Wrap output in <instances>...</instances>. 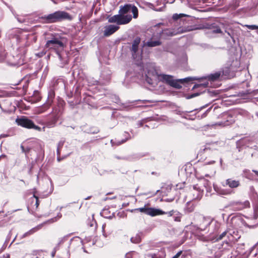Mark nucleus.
I'll return each instance as SVG.
<instances>
[{
    "label": "nucleus",
    "instance_id": "obj_56",
    "mask_svg": "<svg viewBox=\"0 0 258 258\" xmlns=\"http://www.w3.org/2000/svg\"><path fill=\"white\" fill-rule=\"evenodd\" d=\"M215 163V161L214 160H211L209 162H206L205 163V165H209V164H213Z\"/></svg>",
    "mask_w": 258,
    "mask_h": 258
},
{
    "label": "nucleus",
    "instance_id": "obj_8",
    "mask_svg": "<svg viewBox=\"0 0 258 258\" xmlns=\"http://www.w3.org/2000/svg\"><path fill=\"white\" fill-rule=\"evenodd\" d=\"M18 43H21L22 45L29 46L32 41H35L36 37L32 34H28L24 32L15 36Z\"/></svg>",
    "mask_w": 258,
    "mask_h": 258
},
{
    "label": "nucleus",
    "instance_id": "obj_35",
    "mask_svg": "<svg viewBox=\"0 0 258 258\" xmlns=\"http://www.w3.org/2000/svg\"><path fill=\"white\" fill-rule=\"evenodd\" d=\"M182 216V215L181 213H180L178 211L176 210L173 216L174 218V221L175 222H180Z\"/></svg>",
    "mask_w": 258,
    "mask_h": 258
},
{
    "label": "nucleus",
    "instance_id": "obj_47",
    "mask_svg": "<svg viewBox=\"0 0 258 258\" xmlns=\"http://www.w3.org/2000/svg\"><path fill=\"white\" fill-rule=\"evenodd\" d=\"M90 227H94L95 228L96 227V222L92 219V221H91L90 224H89Z\"/></svg>",
    "mask_w": 258,
    "mask_h": 258
},
{
    "label": "nucleus",
    "instance_id": "obj_15",
    "mask_svg": "<svg viewBox=\"0 0 258 258\" xmlns=\"http://www.w3.org/2000/svg\"><path fill=\"white\" fill-rule=\"evenodd\" d=\"M16 122L18 125L27 128H32L33 125V122L31 120L25 117L17 118Z\"/></svg>",
    "mask_w": 258,
    "mask_h": 258
},
{
    "label": "nucleus",
    "instance_id": "obj_2",
    "mask_svg": "<svg viewBox=\"0 0 258 258\" xmlns=\"http://www.w3.org/2000/svg\"><path fill=\"white\" fill-rule=\"evenodd\" d=\"M44 23H53L64 20H71L72 17L65 11H58L53 13L45 15L39 18Z\"/></svg>",
    "mask_w": 258,
    "mask_h": 258
},
{
    "label": "nucleus",
    "instance_id": "obj_45",
    "mask_svg": "<svg viewBox=\"0 0 258 258\" xmlns=\"http://www.w3.org/2000/svg\"><path fill=\"white\" fill-rule=\"evenodd\" d=\"M247 27L251 30H256L258 29V26L252 25H248Z\"/></svg>",
    "mask_w": 258,
    "mask_h": 258
},
{
    "label": "nucleus",
    "instance_id": "obj_5",
    "mask_svg": "<svg viewBox=\"0 0 258 258\" xmlns=\"http://www.w3.org/2000/svg\"><path fill=\"white\" fill-rule=\"evenodd\" d=\"M213 225H214V229L213 231L210 233L209 238V239L213 242H216L222 239L227 233L229 232V231H225L219 234V229L221 227V224L217 221H215Z\"/></svg>",
    "mask_w": 258,
    "mask_h": 258
},
{
    "label": "nucleus",
    "instance_id": "obj_3",
    "mask_svg": "<svg viewBox=\"0 0 258 258\" xmlns=\"http://www.w3.org/2000/svg\"><path fill=\"white\" fill-rule=\"evenodd\" d=\"M64 46L62 38L59 35H52L50 40H47L45 44L46 48L54 49L56 52L63 49Z\"/></svg>",
    "mask_w": 258,
    "mask_h": 258
},
{
    "label": "nucleus",
    "instance_id": "obj_55",
    "mask_svg": "<svg viewBox=\"0 0 258 258\" xmlns=\"http://www.w3.org/2000/svg\"><path fill=\"white\" fill-rule=\"evenodd\" d=\"M63 143H64L63 141H60L58 144L57 147H59V149H60L61 148H62V147L63 145Z\"/></svg>",
    "mask_w": 258,
    "mask_h": 258
},
{
    "label": "nucleus",
    "instance_id": "obj_6",
    "mask_svg": "<svg viewBox=\"0 0 258 258\" xmlns=\"http://www.w3.org/2000/svg\"><path fill=\"white\" fill-rule=\"evenodd\" d=\"M50 118L44 124L48 128H52L55 126L56 124L61 115L60 109L58 107H53L52 111L49 114Z\"/></svg>",
    "mask_w": 258,
    "mask_h": 258
},
{
    "label": "nucleus",
    "instance_id": "obj_32",
    "mask_svg": "<svg viewBox=\"0 0 258 258\" xmlns=\"http://www.w3.org/2000/svg\"><path fill=\"white\" fill-rule=\"evenodd\" d=\"M161 44V42L159 40H153L152 39H151L150 40L147 41L145 44V45H146L148 47H155L157 46H159Z\"/></svg>",
    "mask_w": 258,
    "mask_h": 258
},
{
    "label": "nucleus",
    "instance_id": "obj_22",
    "mask_svg": "<svg viewBox=\"0 0 258 258\" xmlns=\"http://www.w3.org/2000/svg\"><path fill=\"white\" fill-rule=\"evenodd\" d=\"M225 121L219 123V125H223L224 126L229 125L235 122V118L229 113H226L223 115Z\"/></svg>",
    "mask_w": 258,
    "mask_h": 258
},
{
    "label": "nucleus",
    "instance_id": "obj_27",
    "mask_svg": "<svg viewBox=\"0 0 258 258\" xmlns=\"http://www.w3.org/2000/svg\"><path fill=\"white\" fill-rule=\"evenodd\" d=\"M51 105L46 102L42 106L37 107L35 109L37 114H41L46 111Z\"/></svg>",
    "mask_w": 258,
    "mask_h": 258
},
{
    "label": "nucleus",
    "instance_id": "obj_4",
    "mask_svg": "<svg viewBox=\"0 0 258 258\" xmlns=\"http://www.w3.org/2000/svg\"><path fill=\"white\" fill-rule=\"evenodd\" d=\"M84 243L82 239L78 236L72 238L69 242V245L68 246L67 254L70 255L71 252H75L80 250L84 249V251L86 252L85 249L83 247Z\"/></svg>",
    "mask_w": 258,
    "mask_h": 258
},
{
    "label": "nucleus",
    "instance_id": "obj_59",
    "mask_svg": "<svg viewBox=\"0 0 258 258\" xmlns=\"http://www.w3.org/2000/svg\"><path fill=\"white\" fill-rule=\"evenodd\" d=\"M139 101L142 102L143 103H145L146 102H150V100H139Z\"/></svg>",
    "mask_w": 258,
    "mask_h": 258
},
{
    "label": "nucleus",
    "instance_id": "obj_51",
    "mask_svg": "<svg viewBox=\"0 0 258 258\" xmlns=\"http://www.w3.org/2000/svg\"><path fill=\"white\" fill-rule=\"evenodd\" d=\"M105 224H103L102 227L103 235L105 237H107V234L105 232Z\"/></svg>",
    "mask_w": 258,
    "mask_h": 258
},
{
    "label": "nucleus",
    "instance_id": "obj_37",
    "mask_svg": "<svg viewBox=\"0 0 258 258\" xmlns=\"http://www.w3.org/2000/svg\"><path fill=\"white\" fill-rule=\"evenodd\" d=\"M184 16H186V15L183 14H175L173 15L172 18L174 20H179L180 21H182V20L181 18Z\"/></svg>",
    "mask_w": 258,
    "mask_h": 258
},
{
    "label": "nucleus",
    "instance_id": "obj_13",
    "mask_svg": "<svg viewBox=\"0 0 258 258\" xmlns=\"http://www.w3.org/2000/svg\"><path fill=\"white\" fill-rule=\"evenodd\" d=\"M141 42V38L137 37L133 41L131 48L133 58L137 61L141 59V53L139 52V45Z\"/></svg>",
    "mask_w": 258,
    "mask_h": 258
},
{
    "label": "nucleus",
    "instance_id": "obj_41",
    "mask_svg": "<svg viewBox=\"0 0 258 258\" xmlns=\"http://www.w3.org/2000/svg\"><path fill=\"white\" fill-rule=\"evenodd\" d=\"M124 136L126 137L125 138V139H123V140H122L121 141H118L117 143V145H119L124 142H125L128 139H130L131 138V136L130 135H129V134L127 132H125L124 133Z\"/></svg>",
    "mask_w": 258,
    "mask_h": 258
},
{
    "label": "nucleus",
    "instance_id": "obj_19",
    "mask_svg": "<svg viewBox=\"0 0 258 258\" xmlns=\"http://www.w3.org/2000/svg\"><path fill=\"white\" fill-rule=\"evenodd\" d=\"M203 189H201L198 184L194 185L193 189L191 190L193 195L192 199L200 200L203 196Z\"/></svg>",
    "mask_w": 258,
    "mask_h": 258
},
{
    "label": "nucleus",
    "instance_id": "obj_43",
    "mask_svg": "<svg viewBox=\"0 0 258 258\" xmlns=\"http://www.w3.org/2000/svg\"><path fill=\"white\" fill-rule=\"evenodd\" d=\"M21 148L22 149L23 152H24L26 154L28 153L31 149V148L28 146L25 147L23 145L21 146Z\"/></svg>",
    "mask_w": 258,
    "mask_h": 258
},
{
    "label": "nucleus",
    "instance_id": "obj_16",
    "mask_svg": "<svg viewBox=\"0 0 258 258\" xmlns=\"http://www.w3.org/2000/svg\"><path fill=\"white\" fill-rule=\"evenodd\" d=\"M250 205L249 202L248 201H245L243 202H232L230 203V206L233 209L235 210L239 211L244 208L249 207Z\"/></svg>",
    "mask_w": 258,
    "mask_h": 258
},
{
    "label": "nucleus",
    "instance_id": "obj_20",
    "mask_svg": "<svg viewBox=\"0 0 258 258\" xmlns=\"http://www.w3.org/2000/svg\"><path fill=\"white\" fill-rule=\"evenodd\" d=\"M237 69L231 64L229 67H225L222 71V74L226 78H232L235 75Z\"/></svg>",
    "mask_w": 258,
    "mask_h": 258
},
{
    "label": "nucleus",
    "instance_id": "obj_52",
    "mask_svg": "<svg viewBox=\"0 0 258 258\" xmlns=\"http://www.w3.org/2000/svg\"><path fill=\"white\" fill-rule=\"evenodd\" d=\"M229 234L231 236H232L233 237V238H232V239H231V240H237L240 237V236H239L238 235L234 236V235H232L231 233H229Z\"/></svg>",
    "mask_w": 258,
    "mask_h": 258
},
{
    "label": "nucleus",
    "instance_id": "obj_14",
    "mask_svg": "<svg viewBox=\"0 0 258 258\" xmlns=\"http://www.w3.org/2000/svg\"><path fill=\"white\" fill-rule=\"evenodd\" d=\"M199 223L198 224L197 229L200 231L205 230L207 227L211 225L214 228V224L215 221H213L210 218L205 217L203 216H200L199 217Z\"/></svg>",
    "mask_w": 258,
    "mask_h": 258
},
{
    "label": "nucleus",
    "instance_id": "obj_17",
    "mask_svg": "<svg viewBox=\"0 0 258 258\" xmlns=\"http://www.w3.org/2000/svg\"><path fill=\"white\" fill-rule=\"evenodd\" d=\"M119 28V27L115 25H109L104 27L103 35L105 37H108L113 34L117 31Z\"/></svg>",
    "mask_w": 258,
    "mask_h": 258
},
{
    "label": "nucleus",
    "instance_id": "obj_21",
    "mask_svg": "<svg viewBox=\"0 0 258 258\" xmlns=\"http://www.w3.org/2000/svg\"><path fill=\"white\" fill-rule=\"evenodd\" d=\"M252 142V140L248 137H245L241 139L236 142L237 148H239V151H240V148L242 147H249Z\"/></svg>",
    "mask_w": 258,
    "mask_h": 258
},
{
    "label": "nucleus",
    "instance_id": "obj_28",
    "mask_svg": "<svg viewBox=\"0 0 258 258\" xmlns=\"http://www.w3.org/2000/svg\"><path fill=\"white\" fill-rule=\"evenodd\" d=\"M239 222H241V218L238 216H234L232 217L230 219V222L228 223V229H230V227L232 228H236V224Z\"/></svg>",
    "mask_w": 258,
    "mask_h": 258
},
{
    "label": "nucleus",
    "instance_id": "obj_39",
    "mask_svg": "<svg viewBox=\"0 0 258 258\" xmlns=\"http://www.w3.org/2000/svg\"><path fill=\"white\" fill-rule=\"evenodd\" d=\"M214 188L215 191L219 195H225L227 194L226 191L224 189H219L218 187L214 186Z\"/></svg>",
    "mask_w": 258,
    "mask_h": 258
},
{
    "label": "nucleus",
    "instance_id": "obj_1",
    "mask_svg": "<svg viewBox=\"0 0 258 258\" xmlns=\"http://www.w3.org/2000/svg\"><path fill=\"white\" fill-rule=\"evenodd\" d=\"M145 80L149 85L155 86L160 81L170 85L173 79L172 76L163 74H159L152 63L147 64L144 68Z\"/></svg>",
    "mask_w": 258,
    "mask_h": 258
},
{
    "label": "nucleus",
    "instance_id": "obj_23",
    "mask_svg": "<svg viewBox=\"0 0 258 258\" xmlns=\"http://www.w3.org/2000/svg\"><path fill=\"white\" fill-rule=\"evenodd\" d=\"M240 185V183L238 180L228 178L225 180V185L228 186L231 188H237Z\"/></svg>",
    "mask_w": 258,
    "mask_h": 258
},
{
    "label": "nucleus",
    "instance_id": "obj_10",
    "mask_svg": "<svg viewBox=\"0 0 258 258\" xmlns=\"http://www.w3.org/2000/svg\"><path fill=\"white\" fill-rule=\"evenodd\" d=\"M61 217V213H59L57 214V216L56 217L51 218V219L48 220V221H45V222H43V223L37 225V226L32 228L28 231L25 232L21 236V238H23L28 237V236L32 235L33 234H34V233H35L36 232L38 231L39 230L41 229L45 224L53 223V222L56 221L58 219H59Z\"/></svg>",
    "mask_w": 258,
    "mask_h": 258
},
{
    "label": "nucleus",
    "instance_id": "obj_44",
    "mask_svg": "<svg viewBox=\"0 0 258 258\" xmlns=\"http://www.w3.org/2000/svg\"><path fill=\"white\" fill-rule=\"evenodd\" d=\"M175 211H176V210H172L167 212H165V214H167L168 215V216H169V217L173 216Z\"/></svg>",
    "mask_w": 258,
    "mask_h": 258
},
{
    "label": "nucleus",
    "instance_id": "obj_29",
    "mask_svg": "<svg viewBox=\"0 0 258 258\" xmlns=\"http://www.w3.org/2000/svg\"><path fill=\"white\" fill-rule=\"evenodd\" d=\"M69 237L68 235L65 236L63 237L62 238H61L59 242L57 244V245L55 247V248L53 249V251L51 253V256L52 257L54 256L56 251L59 249V247L64 242H66Z\"/></svg>",
    "mask_w": 258,
    "mask_h": 258
},
{
    "label": "nucleus",
    "instance_id": "obj_50",
    "mask_svg": "<svg viewBox=\"0 0 258 258\" xmlns=\"http://www.w3.org/2000/svg\"><path fill=\"white\" fill-rule=\"evenodd\" d=\"M33 197L36 199L35 206H36V208H37L39 205L38 198V197H37L35 195L33 196Z\"/></svg>",
    "mask_w": 258,
    "mask_h": 258
},
{
    "label": "nucleus",
    "instance_id": "obj_12",
    "mask_svg": "<svg viewBox=\"0 0 258 258\" xmlns=\"http://www.w3.org/2000/svg\"><path fill=\"white\" fill-rule=\"evenodd\" d=\"M161 25H162V24L159 23L154 26V28L156 29V31L158 37L165 39L167 36H173L177 33L175 31L170 29H163L162 28H160V26Z\"/></svg>",
    "mask_w": 258,
    "mask_h": 258
},
{
    "label": "nucleus",
    "instance_id": "obj_38",
    "mask_svg": "<svg viewBox=\"0 0 258 258\" xmlns=\"http://www.w3.org/2000/svg\"><path fill=\"white\" fill-rule=\"evenodd\" d=\"M194 207L192 206H190L189 203H187L186 207L184 208V211L186 213H190L194 211Z\"/></svg>",
    "mask_w": 258,
    "mask_h": 258
},
{
    "label": "nucleus",
    "instance_id": "obj_36",
    "mask_svg": "<svg viewBox=\"0 0 258 258\" xmlns=\"http://www.w3.org/2000/svg\"><path fill=\"white\" fill-rule=\"evenodd\" d=\"M150 208L147 207L146 205H145L143 207L139 208L136 209V211H139L141 213H143L146 214V215H149Z\"/></svg>",
    "mask_w": 258,
    "mask_h": 258
},
{
    "label": "nucleus",
    "instance_id": "obj_49",
    "mask_svg": "<svg viewBox=\"0 0 258 258\" xmlns=\"http://www.w3.org/2000/svg\"><path fill=\"white\" fill-rule=\"evenodd\" d=\"M182 253V251L180 250L178 251L175 255H174L171 258H179V257L181 255Z\"/></svg>",
    "mask_w": 258,
    "mask_h": 258
},
{
    "label": "nucleus",
    "instance_id": "obj_64",
    "mask_svg": "<svg viewBox=\"0 0 258 258\" xmlns=\"http://www.w3.org/2000/svg\"><path fill=\"white\" fill-rule=\"evenodd\" d=\"M175 1V0H169V1L168 2L170 4H172L174 3V2Z\"/></svg>",
    "mask_w": 258,
    "mask_h": 258
},
{
    "label": "nucleus",
    "instance_id": "obj_24",
    "mask_svg": "<svg viewBox=\"0 0 258 258\" xmlns=\"http://www.w3.org/2000/svg\"><path fill=\"white\" fill-rule=\"evenodd\" d=\"M146 256L150 258H165L166 253L164 250H161L157 252L149 253L146 254Z\"/></svg>",
    "mask_w": 258,
    "mask_h": 258
},
{
    "label": "nucleus",
    "instance_id": "obj_11",
    "mask_svg": "<svg viewBox=\"0 0 258 258\" xmlns=\"http://www.w3.org/2000/svg\"><path fill=\"white\" fill-rule=\"evenodd\" d=\"M221 75V73L220 72H216L214 74H211L206 77H205V79L207 80V82L206 83L196 84L193 87L192 89H195L199 88L201 86H203L205 88L211 86L212 82H214L218 80L220 76Z\"/></svg>",
    "mask_w": 258,
    "mask_h": 258
},
{
    "label": "nucleus",
    "instance_id": "obj_63",
    "mask_svg": "<svg viewBox=\"0 0 258 258\" xmlns=\"http://www.w3.org/2000/svg\"><path fill=\"white\" fill-rule=\"evenodd\" d=\"M7 157V156L5 155V154H2L0 156V160L2 159V158H6Z\"/></svg>",
    "mask_w": 258,
    "mask_h": 258
},
{
    "label": "nucleus",
    "instance_id": "obj_18",
    "mask_svg": "<svg viewBox=\"0 0 258 258\" xmlns=\"http://www.w3.org/2000/svg\"><path fill=\"white\" fill-rule=\"evenodd\" d=\"M195 78H191V77H187L182 79H179L178 80H175L173 79L172 81L171 82L170 86L171 87H173L176 89H180L181 88V85L179 83V82H180L181 83L188 82L189 81H191L192 80H195Z\"/></svg>",
    "mask_w": 258,
    "mask_h": 258
},
{
    "label": "nucleus",
    "instance_id": "obj_9",
    "mask_svg": "<svg viewBox=\"0 0 258 258\" xmlns=\"http://www.w3.org/2000/svg\"><path fill=\"white\" fill-rule=\"evenodd\" d=\"M129 13H132V18H134V19L138 18V9L135 5L131 4H127L124 6H120L119 13H120L123 15H126Z\"/></svg>",
    "mask_w": 258,
    "mask_h": 258
},
{
    "label": "nucleus",
    "instance_id": "obj_25",
    "mask_svg": "<svg viewBox=\"0 0 258 258\" xmlns=\"http://www.w3.org/2000/svg\"><path fill=\"white\" fill-rule=\"evenodd\" d=\"M14 60L11 62L13 66H20L24 63V57L22 55L17 54L16 56H13Z\"/></svg>",
    "mask_w": 258,
    "mask_h": 258
},
{
    "label": "nucleus",
    "instance_id": "obj_42",
    "mask_svg": "<svg viewBox=\"0 0 258 258\" xmlns=\"http://www.w3.org/2000/svg\"><path fill=\"white\" fill-rule=\"evenodd\" d=\"M15 17L18 21L21 23H24L26 21L25 18L23 17L20 16L18 15H15Z\"/></svg>",
    "mask_w": 258,
    "mask_h": 258
},
{
    "label": "nucleus",
    "instance_id": "obj_57",
    "mask_svg": "<svg viewBox=\"0 0 258 258\" xmlns=\"http://www.w3.org/2000/svg\"><path fill=\"white\" fill-rule=\"evenodd\" d=\"M210 109L211 108H209L208 109H207V111L202 115V117H204L206 116L207 112H209Z\"/></svg>",
    "mask_w": 258,
    "mask_h": 258
},
{
    "label": "nucleus",
    "instance_id": "obj_40",
    "mask_svg": "<svg viewBox=\"0 0 258 258\" xmlns=\"http://www.w3.org/2000/svg\"><path fill=\"white\" fill-rule=\"evenodd\" d=\"M210 29L211 30V31L212 32L214 33H221L222 31L220 29V28L218 27H209Z\"/></svg>",
    "mask_w": 258,
    "mask_h": 258
},
{
    "label": "nucleus",
    "instance_id": "obj_48",
    "mask_svg": "<svg viewBox=\"0 0 258 258\" xmlns=\"http://www.w3.org/2000/svg\"><path fill=\"white\" fill-rule=\"evenodd\" d=\"M32 128H33V129L38 131H41V127L37 125H35V124L34 123H33V125H32Z\"/></svg>",
    "mask_w": 258,
    "mask_h": 258
},
{
    "label": "nucleus",
    "instance_id": "obj_58",
    "mask_svg": "<svg viewBox=\"0 0 258 258\" xmlns=\"http://www.w3.org/2000/svg\"><path fill=\"white\" fill-rule=\"evenodd\" d=\"M210 148L208 146H206V147H205L204 149H203L204 151H207L208 150H210Z\"/></svg>",
    "mask_w": 258,
    "mask_h": 258
},
{
    "label": "nucleus",
    "instance_id": "obj_54",
    "mask_svg": "<svg viewBox=\"0 0 258 258\" xmlns=\"http://www.w3.org/2000/svg\"><path fill=\"white\" fill-rule=\"evenodd\" d=\"M60 149H59V147H57V160L58 161H60V159H59V156H60Z\"/></svg>",
    "mask_w": 258,
    "mask_h": 258
},
{
    "label": "nucleus",
    "instance_id": "obj_61",
    "mask_svg": "<svg viewBox=\"0 0 258 258\" xmlns=\"http://www.w3.org/2000/svg\"><path fill=\"white\" fill-rule=\"evenodd\" d=\"M199 93H195V94H192L191 96H190V98H192V97H196L198 95H199Z\"/></svg>",
    "mask_w": 258,
    "mask_h": 258
},
{
    "label": "nucleus",
    "instance_id": "obj_60",
    "mask_svg": "<svg viewBox=\"0 0 258 258\" xmlns=\"http://www.w3.org/2000/svg\"><path fill=\"white\" fill-rule=\"evenodd\" d=\"M252 171L254 172L256 176L258 177V171L255 170H252Z\"/></svg>",
    "mask_w": 258,
    "mask_h": 258
},
{
    "label": "nucleus",
    "instance_id": "obj_7",
    "mask_svg": "<svg viewBox=\"0 0 258 258\" xmlns=\"http://www.w3.org/2000/svg\"><path fill=\"white\" fill-rule=\"evenodd\" d=\"M132 19V17L131 15H123L119 13L118 15L108 18V21L110 23H116L118 26L128 24L131 21Z\"/></svg>",
    "mask_w": 258,
    "mask_h": 258
},
{
    "label": "nucleus",
    "instance_id": "obj_34",
    "mask_svg": "<svg viewBox=\"0 0 258 258\" xmlns=\"http://www.w3.org/2000/svg\"><path fill=\"white\" fill-rule=\"evenodd\" d=\"M131 241L133 243H139L141 241V238L139 234H137L135 236L131 238Z\"/></svg>",
    "mask_w": 258,
    "mask_h": 258
},
{
    "label": "nucleus",
    "instance_id": "obj_31",
    "mask_svg": "<svg viewBox=\"0 0 258 258\" xmlns=\"http://www.w3.org/2000/svg\"><path fill=\"white\" fill-rule=\"evenodd\" d=\"M55 92L54 90L50 89L48 92L47 99L46 102L51 105L53 102Z\"/></svg>",
    "mask_w": 258,
    "mask_h": 258
},
{
    "label": "nucleus",
    "instance_id": "obj_46",
    "mask_svg": "<svg viewBox=\"0 0 258 258\" xmlns=\"http://www.w3.org/2000/svg\"><path fill=\"white\" fill-rule=\"evenodd\" d=\"M207 185H205V187L207 189V192L210 193L212 190V187L211 186L208 185V182H207Z\"/></svg>",
    "mask_w": 258,
    "mask_h": 258
},
{
    "label": "nucleus",
    "instance_id": "obj_53",
    "mask_svg": "<svg viewBox=\"0 0 258 258\" xmlns=\"http://www.w3.org/2000/svg\"><path fill=\"white\" fill-rule=\"evenodd\" d=\"M110 79V74L108 73L107 74L106 77L105 78V81L106 82H108Z\"/></svg>",
    "mask_w": 258,
    "mask_h": 258
},
{
    "label": "nucleus",
    "instance_id": "obj_33",
    "mask_svg": "<svg viewBox=\"0 0 258 258\" xmlns=\"http://www.w3.org/2000/svg\"><path fill=\"white\" fill-rule=\"evenodd\" d=\"M142 156H141L140 154H135L131 156H128L127 158L116 157V158L118 159H123V160L126 159V160H130V161H133L134 160L139 159Z\"/></svg>",
    "mask_w": 258,
    "mask_h": 258
},
{
    "label": "nucleus",
    "instance_id": "obj_26",
    "mask_svg": "<svg viewBox=\"0 0 258 258\" xmlns=\"http://www.w3.org/2000/svg\"><path fill=\"white\" fill-rule=\"evenodd\" d=\"M149 215L151 217H155L159 215H163L165 214V212L159 209L154 208H150Z\"/></svg>",
    "mask_w": 258,
    "mask_h": 258
},
{
    "label": "nucleus",
    "instance_id": "obj_62",
    "mask_svg": "<svg viewBox=\"0 0 258 258\" xmlns=\"http://www.w3.org/2000/svg\"><path fill=\"white\" fill-rule=\"evenodd\" d=\"M125 258H131V254L130 253L126 254L125 256Z\"/></svg>",
    "mask_w": 258,
    "mask_h": 258
},
{
    "label": "nucleus",
    "instance_id": "obj_30",
    "mask_svg": "<svg viewBox=\"0 0 258 258\" xmlns=\"http://www.w3.org/2000/svg\"><path fill=\"white\" fill-rule=\"evenodd\" d=\"M56 54L60 61L59 66L61 68L63 67V66L68 63L67 57L66 56H63L59 52V51L56 52Z\"/></svg>",
    "mask_w": 258,
    "mask_h": 258
}]
</instances>
